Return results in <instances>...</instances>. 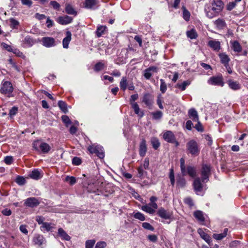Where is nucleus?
<instances>
[{
    "mask_svg": "<svg viewBox=\"0 0 248 248\" xmlns=\"http://www.w3.org/2000/svg\"><path fill=\"white\" fill-rule=\"evenodd\" d=\"M185 163V159L183 158H181L180 159V168L182 175L183 176L188 175L191 177H195L197 172L196 168L191 166H188L186 168Z\"/></svg>",
    "mask_w": 248,
    "mask_h": 248,
    "instance_id": "nucleus-1",
    "label": "nucleus"
},
{
    "mask_svg": "<svg viewBox=\"0 0 248 248\" xmlns=\"http://www.w3.org/2000/svg\"><path fill=\"white\" fill-rule=\"evenodd\" d=\"M14 88L11 82L8 81H3L0 89V92L10 97L12 96Z\"/></svg>",
    "mask_w": 248,
    "mask_h": 248,
    "instance_id": "nucleus-2",
    "label": "nucleus"
},
{
    "mask_svg": "<svg viewBox=\"0 0 248 248\" xmlns=\"http://www.w3.org/2000/svg\"><path fill=\"white\" fill-rule=\"evenodd\" d=\"M186 149L188 153L192 155L197 156L200 153V149L197 142L193 140H190L186 143Z\"/></svg>",
    "mask_w": 248,
    "mask_h": 248,
    "instance_id": "nucleus-3",
    "label": "nucleus"
},
{
    "mask_svg": "<svg viewBox=\"0 0 248 248\" xmlns=\"http://www.w3.org/2000/svg\"><path fill=\"white\" fill-rule=\"evenodd\" d=\"M88 150L91 154H95L99 158L102 159L105 156L104 151L102 146L93 144L88 147Z\"/></svg>",
    "mask_w": 248,
    "mask_h": 248,
    "instance_id": "nucleus-4",
    "label": "nucleus"
},
{
    "mask_svg": "<svg viewBox=\"0 0 248 248\" xmlns=\"http://www.w3.org/2000/svg\"><path fill=\"white\" fill-rule=\"evenodd\" d=\"M33 148L36 150L39 151V149L43 153H47L50 150V147L48 144L41 142L39 140L34 141L32 143Z\"/></svg>",
    "mask_w": 248,
    "mask_h": 248,
    "instance_id": "nucleus-5",
    "label": "nucleus"
},
{
    "mask_svg": "<svg viewBox=\"0 0 248 248\" xmlns=\"http://www.w3.org/2000/svg\"><path fill=\"white\" fill-rule=\"evenodd\" d=\"M211 174V167L206 164H203L201 170L202 181L206 183L209 180V177Z\"/></svg>",
    "mask_w": 248,
    "mask_h": 248,
    "instance_id": "nucleus-6",
    "label": "nucleus"
},
{
    "mask_svg": "<svg viewBox=\"0 0 248 248\" xmlns=\"http://www.w3.org/2000/svg\"><path fill=\"white\" fill-rule=\"evenodd\" d=\"M163 139L167 142L170 143H175L176 146L179 145V142L176 140L174 134L171 131H167L163 135Z\"/></svg>",
    "mask_w": 248,
    "mask_h": 248,
    "instance_id": "nucleus-7",
    "label": "nucleus"
},
{
    "mask_svg": "<svg viewBox=\"0 0 248 248\" xmlns=\"http://www.w3.org/2000/svg\"><path fill=\"white\" fill-rule=\"evenodd\" d=\"M209 84L215 86L223 87L224 83L222 76H213L209 78L208 80Z\"/></svg>",
    "mask_w": 248,
    "mask_h": 248,
    "instance_id": "nucleus-8",
    "label": "nucleus"
},
{
    "mask_svg": "<svg viewBox=\"0 0 248 248\" xmlns=\"http://www.w3.org/2000/svg\"><path fill=\"white\" fill-rule=\"evenodd\" d=\"M223 2L221 0H213L212 3V11L218 14L223 8Z\"/></svg>",
    "mask_w": 248,
    "mask_h": 248,
    "instance_id": "nucleus-9",
    "label": "nucleus"
},
{
    "mask_svg": "<svg viewBox=\"0 0 248 248\" xmlns=\"http://www.w3.org/2000/svg\"><path fill=\"white\" fill-rule=\"evenodd\" d=\"M41 42L43 46L46 47H51L56 46L55 39L51 37H44L41 39Z\"/></svg>",
    "mask_w": 248,
    "mask_h": 248,
    "instance_id": "nucleus-10",
    "label": "nucleus"
},
{
    "mask_svg": "<svg viewBox=\"0 0 248 248\" xmlns=\"http://www.w3.org/2000/svg\"><path fill=\"white\" fill-rule=\"evenodd\" d=\"M98 0H85L84 7L88 9L95 10L99 7Z\"/></svg>",
    "mask_w": 248,
    "mask_h": 248,
    "instance_id": "nucleus-11",
    "label": "nucleus"
},
{
    "mask_svg": "<svg viewBox=\"0 0 248 248\" xmlns=\"http://www.w3.org/2000/svg\"><path fill=\"white\" fill-rule=\"evenodd\" d=\"M142 102L150 108L154 103V97L151 94L146 93L143 96Z\"/></svg>",
    "mask_w": 248,
    "mask_h": 248,
    "instance_id": "nucleus-12",
    "label": "nucleus"
},
{
    "mask_svg": "<svg viewBox=\"0 0 248 248\" xmlns=\"http://www.w3.org/2000/svg\"><path fill=\"white\" fill-rule=\"evenodd\" d=\"M157 214L159 217L161 218H163L164 219H169L171 218L172 216V214L169 211L165 210L163 208H160L157 212Z\"/></svg>",
    "mask_w": 248,
    "mask_h": 248,
    "instance_id": "nucleus-13",
    "label": "nucleus"
},
{
    "mask_svg": "<svg viewBox=\"0 0 248 248\" xmlns=\"http://www.w3.org/2000/svg\"><path fill=\"white\" fill-rule=\"evenodd\" d=\"M40 202L38 200L34 197H30L27 198L24 202L25 206L30 207H36L39 204Z\"/></svg>",
    "mask_w": 248,
    "mask_h": 248,
    "instance_id": "nucleus-14",
    "label": "nucleus"
},
{
    "mask_svg": "<svg viewBox=\"0 0 248 248\" xmlns=\"http://www.w3.org/2000/svg\"><path fill=\"white\" fill-rule=\"evenodd\" d=\"M157 72V67L156 66H150L144 71V77L146 79H150L153 73Z\"/></svg>",
    "mask_w": 248,
    "mask_h": 248,
    "instance_id": "nucleus-15",
    "label": "nucleus"
},
{
    "mask_svg": "<svg viewBox=\"0 0 248 248\" xmlns=\"http://www.w3.org/2000/svg\"><path fill=\"white\" fill-rule=\"evenodd\" d=\"M147 147L146 144V141L145 139L142 138L140 143L139 147V155L141 157H144L147 152Z\"/></svg>",
    "mask_w": 248,
    "mask_h": 248,
    "instance_id": "nucleus-16",
    "label": "nucleus"
},
{
    "mask_svg": "<svg viewBox=\"0 0 248 248\" xmlns=\"http://www.w3.org/2000/svg\"><path fill=\"white\" fill-rule=\"evenodd\" d=\"M33 242L35 245L41 246L46 243V239L42 235L36 234L33 237Z\"/></svg>",
    "mask_w": 248,
    "mask_h": 248,
    "instance_id": "nucleus-17",
    "label": "nucleus"
},
{
    "mask_svg": "<svg viewBox=\"0 0 248 248\" xmlns=\"http://www.w3.org/2000/svg\"><path fill=\"white\" fill-rule=\"evenodd\" d=\"M208 46L216 51H218L221 49L220 42L216 40L209 41Z\"/></svg>",
    "mask_w": 248,
    "mask_h": 248,
    "instance_id": "nucleus-18",
    "label": "nucleus"
},
{
    "mask_svg": "<svg viewBox=\"0 0 248 248\" xmlns=\"http://www.w3.org/2000/svg\"><path fill=\"white\" fill-rule=\"evenodd\" d=\"M198 232L203 239H204L210 246L211 245L212 241V239L208 234L205 232L201 228L198 230Z\"/></svg>",
    "mask_w": 248,
    "mask_h": 248,
    "instance_id": "nucleus-19",
    "label": "nucleus"
},
{
    "mask_svg": "<svg viewBox=\"0 0 248 248\" xmlns=\"http://www.w3.org/2000/svg\"><path fill=\"white\" fill-rule=\"evenodd\" d=\"M193 186L194 190L196 192H199L202 191L203 186L200 178L198 177L195 179L193 183Z\"/></svg>",
    "mask_w": 248,
    "mask_h": 248,
    "instance_id": "nucleus-20",
    "label": "nucleus"
},
{
    "mask_svg": "<svg viewBox=\"0 0 248 248\" xmlns=\"http://www.w3.org/2000/svg\"><path fill=\"white\" fill-rule=\"evenodd\" d=\"M73 18L68 16H60L58 19V22L61 25H67L72 22Z\"/></svg>",
    "mask_w": 248,
    "mask_h": 248,
    "instance_id": "nucleus-21",
    "label": "nucleus"
},
{
    "mask_svg": "<svg viewBox=\"0 0 248 248\" xmlns=\"http://www.w3.org/2000/svg\"><path fill=\"white\" fill-rule=\"evenodd\" d=\"M72 34L71 32L67 31L66 32V37L62 40V46L64 48H68L70 42L71 40Z\"/></svg>",
    "mask_w": 248,
    "mask_h": 248,
    "instance_id": "nucleus-22",
    "label": "nucleus"
},
{
    "mask_svg": "<svg viewBox=\"0 0 248 248\" xmlns=\"http://www.w3.org/2000/svg\"><path fill=\"white\" fill-rule=\"evenodd\" d=\"M65 11L66 14L70 15L76 16L77 15V12L74 8L73 6L69 4L66 3L65 5Z\"/></svg>",
    "mask_w": 248,
    "mask_h": 248,
    "instance_id": "nucleus-23",
    "label": "nucleus"
},
{
    "mask_svg": "<svg viewBox=\"0 0 248 248\" xmlns=\"http://www.w3.org/2000/svg\"><path fill=\"white\" fill-rule=\"evenodd\" d=\"M188 115L190 119L193 121H198L199 116L197 111L195 108H192L189 109Z\"/></svg>",
    "mask_w": 248,
    "mask_h": 248,
    "instance_id": "nucleus-24",
    "label": "nucleus"
},
{
    "mask_svg": "<svg viewBox=\"0 0 248 248\" xmlns=\"http://www.w3.org/2000/svg\"><path fill=\"white\" fill-rule=\"evenodd\" d=\"M220 62L225 67H227L230 61L229 56L225 53H221L218 55Z\"/></svg>",
    "mask_w": 248,
    "mask_h": 248,
    "instance_id": "nucleus-25",
    "label": "nucleus"
},
{
    "mask_svg": "<svg viewBox=\"0 0 248 248\" xmlns=\"http://www.w3.org/2000/svg\"><path fill=\"white\" fill-rule=\"evenodd\" d=\"M214 23L218 30H223L226 27V23L223 19L218 18Z\"/></svg>",
    "mask_w": 248,
    "mask_h": 248,
    "instance_id": "nucleus-26",
    "label": "nucleus"
},
{
    "mask_svg": "<svg viewBox=\"0 0 248 248\" xmlns=\"http://www.w3.org/2000/svg\"><path fill=\"white\" fill-rule=\"evenodd\" d=\"M193 216L200 223H203L204 222L205 217L202 211L197 210L194 212Z\"/></svg>",
    "mask_w": 248,
    "mask_h": 248,
    "instance_id": "nucleus-27",
    "label": "nucleus"
},
{
    "mask_svg": "<svg viewBox=\"0 0 248 248\" xmlns=\"http://www.w3.org/2000/svg\"><path fill=\"white\" fill-rule=\"evenodd\" d=\"M58 233L62 240L69 241L71 239V237L62 228L58 229Z\"/></svg>",
    "mask_w": 248,
    "mask_h": 248,
    "instance_id": "nucleus-28",
    "label": "nucleus"
},
{
    "mask_svg": "<svg viewBox=\"0 0 248 248\" xmlns=\"http://www.w3.org/2000/svg\"><path fill=\"white\" fill-rule=\"evenodd\" d=\"M229 87L233 90H238L241 88V85L237 81H234L232 80L228 81Z\"/></svg>",
    "mask_w": 248,
    "mask_h": 248,
    "instance_id": "nucleus-29",
    "label": "nucleus"
},
{
    "mask_svg": "<svg viewBox=\"0 0 248 248\" xmlns=\"http://www.w3.org/2000/svg\"><path fill=\"white\" fill-rule=\"evenodd\" d=\"M228 231V228H225L223 230V232L221 233H214L213 235V237L214 239L217 240H220L222 239L223 238L226 236L227 232Z\"/></svg>",
    "mask_w": 248,
    "mask_h": 248,
    "instance_id": "nucleus-30",
    "label": "nucleus"
},
{
    "mask_svg": "<svg viewBox=\"0 0 248 248\" xmlns=\"http://www.w3.org/2000/svg\"><path fill=\"white\" fill-rule=\"evenodd\" d=\"M23 43L27 47H31L35 43V41L30 36H27L23 40Z\"/></svg>",
    "mask_w": 248,
    "mask_h": 248,
    "instance_id": "nucleus-31",
    "label": "nucleus"
},
{
    "mask_svg": "<svg viewBox=\"0 0 248 248\" xmlns=\"http://www.w3.org/2000/svg\"><path fill=\"white\" fill-rule=\"evenodd\" d=\"M132 108L134 109L135 113L138 115L140 117H142L144 115L143 111H140V109L138 104L137 103L132 104Z\"/></svg>",
    "mask_w": 248,
    "mask_h": 248,
    "instance_id": "nucleus-32",
    "label": "nucleus"
},
{
    "mask_svg": "<svg viewBox=\"0 0 248 248\" xmlns=\"http://www.w3.org/2000/svg\"><path fill=\"white\" fill-rule=\"evenodd\" d=\"M151 143L153 148L155 150H157L160 146L159 140L156 137H153L151 139Z\"/></svg>",
    "mask_w": 248,
    "mask_h": 248,
    "instance_id": "nucleus-33",
    "label": "nucleus"
},
{
    "mask_svg": "<svg viewBox=\"0 0 248 248\" xmlns=\"http://www.w3.org/2000/svg\"><path fill=\"white\" fill-rule=\"evenodd\" d=\"M29 176L33 179L38 180L41 178L40 172L38 170H34L29 174Z\"/></svg>",
    "mask_w": 248,
    "mask_h": 248,
    "instance_id": "nucleus-34",
    "label": "nucleus"
},
{
    "mask_svg": "<svg viewBox=\"0 0 248 248\" xmlns=\"http://www.w3.org/2000/svg\"><path fill=\"white\" fill-rule=\"evenodd\" d=\"M190 84L189 80L184 81L182 83H177L175 87L180 89L182 91H185L187 86Z\"/></svg>",
    "mask_w": 248,
    "mask_h": 248,
    "instance_id": "nucleus-35",
    "label": "nucleus"
},
{
    "mask_svg": "<svg viewBox=\"0 0 248 248\" xmlns=\"http://www.w3.org/2000/svg\"><path fill=\"white\" fill-rule=\"evenodd\" d=\"M232 47L235 52H240L242 51V47L240 43L237 41H235L232 43Z\"/></svg>",
    "mask_w": 248,
    "mask_h": 248,
    "instance_id": "nucleus-36",
    "label": "nucleus"
},
{
    "mask_svg": "<svg viewBox=\"0 0 248 248\" xmlns=\"http://www.w3.org/2000/svg\"><path fill=\"white\" fill-rule=\"evenodd\" d=\"M10 26L13 29H16L18 28L19 25V22L14 19V18H11L9 19Z\"/></svg>",
    "mask_w": 248,
    "mask_h": 248,
    "instance_id": "nucleus-37",
    "label": "nucleus"
},
{
    "mask_svg": "<svg viewBox=\"0 0 248 248\" xmlns=\"http://www.w3.org/2000/svg\"><path fill=\"white\" fill-rule=\"evenodd\" d=\"M127 78L126 77H124L121 79V80L120 82V87L122 90L124 91L127 88Z\"/></svg>",
    "mask_w": 248,
    "mask_h": 248,
    "instance_id": "nucleus-38",
    "label": "nucleus"
},
{
    "mask_svg": "<svg viewBox=\"0 0 248 248\" xmlns=\"http://www.w3.org/2000/svg\"><path fill=\"white\" fill-rule=\"evenodd\" d=\"M51 225H52L51 223H47V222H45L40 227V229L43 232H44L45 231H46L47 232H49L52 228V227L51 226Z\"/></svg>",
    "mask_w": 248,
    "mask_h": 248,
    "instance_id": "nucleus-39",
    "label": "nucleus"
},
{
    "mask_svg": "<svg viewBox=\"0 0 248 248\" xmlns=\"http://www.w3.org/2000/svg\"><path fill=\"white\" fill-rule=\"evenodd\" d=\"M58 106L61 110L64 113L68 112L66 104L62 101H59L58 103Z\"/></svg>",
    "mask_w": 248,
    "mask_h": 248,
    "instance_id": "nucleus-40",
    "label": "nucleus"
},
{
    "mask_svg": "<svg viewBox=\"0 0 248 248\" xmlns=\"http://www.w3.org/2000/svg\"><path fill=\"white\" fill-rule=\"evenodd\" d=\"M186 35L188 38H190L191 39H196L198 36L197 32L194 29H192L190 31H187Z\"/></svg>",
    "mask_w": 248,
    "mask_h": 248,
    "instance_id": "nucleus-41",
    "label": "nucleus"
},
{
    "mask_svg": "<svg viewBox=\"0 0 248 248\" xmlns=\"http://www.w3.org/2000/svg\"><path fill=\"white\" fill-rule=\"evenodd\" d=\"M105 67V65L101 62H97L93 68L94 71L96 72H98L103 70Z\"/></svg>",
    "mask_w": 248,
    "mask_h": 248,
    "instance_id": "nucleus-42",
    "label": "nucleus"
},
{
    "mask_svg": "<svg viewBox=\"0 0 248 248\" xmlns=\"http://www.w3.org/2000/svg\"><path fill=\"white\" fill-rule=\"evenodd\" d=\"M151 115L153 116V119L159 120L162 117L163 113L161 111L158 110L155 112H152Z\"/></svg>",
    "mask_w": 248,
    "mask_h": 248,
    "instance_id": "nucleus-43",
    "label": "nucleus"
},
{
    "mask_svg": "<svg viewBox=\"0 0 248 248\" xmlns=\"http://www.w3.org/2000/svg\"><path fill=\"white\" fill-rule=\"evenodd\" d=\"M141 209L143 211L151 214H152L155 212V210L153 209V208H152L150 205H149V204L142 206Z\"/></svg>",
    "mask_w": 248,
    "mask_h": 248,
    "instance_id": "nucleus-44",
    "label": "nucleus"
},
{
    "mask_svg": "<svg viewBox=\"0 0 248 248\" xmlns=\"http://www.w3.org/2000/svg\"><path fill=\"white\" fill-rule=\"evenodd\" d=\"M106 29V26H100L98 27L96 31V35L97 37H100Z\"/></svg>",
    "mask_w": 248,
    "mask_h": 248,
    "instance_id": "nucleus-45",
    "label": "nucleus"
},
{
    "mask_svg": "<svg viewBox=\"0 0 248 248\" xmlns=\"http://www.w3.org/2000/svg\"><path fill=\"white\" fill-rule=\"evenodd\" d=\"M160 90L162 93H164L166 92L167 89V84L165 83L164 80L163 79H160Z\"/></svg>",
    "mask_w": 248,
    "mask_h": 248,
    "instance_id": "nucleus-46",
    "label": "nucleus"
},
{
    "mask_svg": "<svg viewBox=\"0 0 248 248\" xmlns=\"http://www.w3.org/2000/svg\"><path fill=\"white\" fill-rule=\"evenodd\" d=\"M190 14L189 12L186 9L185 7H183V17L184 19L188 21L190 19Z\"/></svg>",
    "mask_w": 248,
    "mask_h": 248,
    "instance_id": "nucleus-47",
    "label": "nucleus"
},
{
    "mask_svg": "<svg viewBox=\"0 0 248 248\" xmlns=\"http://www.w3.org/2000/svg\"><path fill=\"white\" fill-rule=\"evenodd\" d=\"M133 217L135 218L139 219L140 221H144L145 220L144 215L142 213L139 212L134 213Z\"/></svg>",
    "mask_w": 248,
    "mask_h": 248,
    "instance_id": "nucleus-48",
    "label": "nucleus"
},
{
    "mask_svg": "<svg viewBox=\"0 0 248 248\" xmlns=\"http://www.w3.org/2000/svg\"><path fill=\"white\" fill-rule=\"evenodd\" d=\"M65 181L69 183V184L71 186L74 185L76 183V179L74 176H67L65 178Z\"/></svg>",
    "mask_w": 248,
    "mask_h": 248,
    "instance_id": "nucleus-49",
    "label": "nucleus"
},
{
    "mask_svg": "<svg viewBox=\"0 0 248 248\" xmlns=\"http://www.w3.org/2000/svg\"><path fill=\"white\" fill-rule=\"evenodd\" d=\"M138 176L140 178H142L145 174L147 173V172L144 171L143 168L142 166L139 167L138 169Z\"/></svg>",
    "mask_w": 248,
    "mask_h": 248,
    "instance_id": "nucleus-50",
    "label": "nucleus"
},
{
    "mask_svg": "<svg viewBox=\"0 0 248 248\" xmlns=\"http://www.w3.org/2000/svg\"><path fill=\"white\" fill-rule=\"evenodd\" d=\"M62 120L63 123L65 124L66 126L68 127L69 124H71V121L67 115H62Z\"/></svg>",
    "mask_w": 248,
    "mask_h": 248,
    "instance_id": "nucleus-51",
    "label": "nucleus"
},
{
    "mask_svg": "<svg viewBox=\"0 0 248 248\" xmlns=\"http://www.w3.org/2000/svg\"><path fill=\"white\" fill-rule=\"evenodd\" d=\"M95 243V240L94 239L88 240L85 243L86 248H93Z\"/></svg>",
    "mask_w": 248,
    "mask_h": 248,
    "instance_id": "nucleus-52",
    "label": "nucleus"
},
{
    "mask_svg": "<svg viewBox=\"0 0 248 248\" xmlns=\"http://www.w3.org/2000/svg\"><path fill=\"white\" fill-rule=\"evenodd\" d=\"M25 179L24 177L20 176H18L16 180V182L19 185L22 186L25 183Z\"/></svg>",
    "mask_w": 248,
    "mask_h": 248,
    "instance_id": "nucleus-53",
    "label": "nucleus"
},
{
    "mask_svg": "<svg viewBox=\"0 0 248 248\" xmlns=\"http://www.w3.org/2000/svg\"><path fill=\"white\" fill-rule=\"evenodd\" d=\"M186 184V181L185 178H180L177 181V185L179 187H183Z\"/></svg>",
    "mask_w": 248,
    "mask_h": 248,
    "instance_id": "nucleus-54",
    "label": "nucleus"
},
{
    "mask_svg": "<svg viewBox=\"0 0 248 248\" xmlns=\"http://www.w3.org/2000/svg\"><path fill=\"white\" fill-rule=\"evenodd\" d=\"M142 226L145 229L150 230L151 231H153L154 230V228L148 222H144L142 224Z\"/></svg>",
    "mask_w": 248,
    "mask_h": 248,
    "instance_id": "nucleus-55",
    "label": "nucleus"
},
{
    "mask_svg": "<svg viewBox=\"0 0 248 248\" xmlns=\"http://www.w3.org/2000/svg\"><path fill=\"white\" fill-rule=\"evenodd\" d=\"M196 122H197V124L195 125L194 128L199 132H203V128L201 123L199 121V119L198 121Z\"/></svg>",
    "mask_w": 248,
    "mask_h": 248,
    "instance_id": "nucleus-56",
    "label": "nucleus"
},
{
    "mask_svg": "<svg viewBox=\"0 0 248 248\" xmlns=\"http://www.w3.org/2000/svg\"><path fill=\"white\" fill-rule=\"evenodd\" d=\"M18 111V108L15 106L13 107L9 110V115L10 117L15 115Z\"/></svg>",
    "mask_w": 248,
    "mask_h": 248,
    "instance_id": "nucleus-57",
    "label": "nucleus"
},
{
    "mask_svg": "<svg viewBox=\"0 0 248 248\" xmlns=\"http://www.w3.org/2000/svg\"><path fill=\"white\" fill-rule=\"evenodd\" d=\"M50 4L55 10H59L60 8V4L56 1L53 0L50 2Z\"/></svg>",
    "mask_w": 248,
    "mask_h": 248,
    "instance_id": "nucleus-58",
    "label": "nucleus"
},
{
    "mask_svg": "<svg viewBox=\"0 0 248 248\" xmlns=\"http://www.w3.org/2000/svg\"><path fill=\"white\" fill-rule=\"evenodd\" d=\"M9 63L12 66L15 68L17 72H20V68L16 64L15 62H14L12 59H10L8 60Z\"/></svg>",
    "mask_w": 248,
    "mask_h": 248,
    "instance_id": "nucleus-59",
    "label": "nucleus"
},
{
    "mask_svg": "<svg viewBox=\"0 0 248 248\" xmlns=\"http://www.w3.org/2000/svg\"><path fill=\"white\" fill-rule=\"evenodd\" d=\"M82 163L81 159L78 157L75 156L72 159V163L75 165H79Z\"/></svg>",
    "mask_w": 248,
    "mask_h": 248,
    "instance_id": "nucleus-60",
    "label": "nucleus"
},
{
    "mask_svg": "<svg viewBox=\"0 0 248 248\" xmlns=\"http://www.w3.org/2000/svg\"><path fill=\"white\" fill-rule=\"evenodd\" d=\"M184 202L186 204H187L189 207H191L194 206V202L191 198L188 197L184 200Z\"/></svg>",
    "mask_w": 248,
    "mask_h": 248,
    "instance_id": "nucleus-61",
    "label": "nucleus"
},
{
    "mask_svg": "<svg viewBox=\"0 0 248 248\" xmlns=\"http://www.w3.org/2000/svg\"><path fill=\"white\" fill-rule=\"evenodd\" d=\"M4 161L6 164L10 165L13 162V158L11 156H7L5 157Z\"/></svg>",
    "mask_w": 248,
    "mask_h": 248,
    "instance_id": "nucleus-62",
    "label": "nucleus"
},
{
    "mask_svg": "<svg viewBox=\"0 0 248 248\" xmlns=\"http://www.w3.org/2000/svg\"><path fill=\"white\" fill-rule=\"evenodd\" d=\"M107 246L105 242L100 241L96 243L95 248H105Z\"/></svg>",
    "mask_w": 248,
    "mask_h": 248,
    "instance_id": "nucleus-63",
    "label": "nucleus"
},
{
    "mask_svg": "<svg viewBox=\"0 0 248 248\" xmlns=\"http://www.w3.org/2000/svg\"><path fill=\"white\" fill-rule=\"evenodd\" d=\"M21 3L24 5L31 7L32 4V1L31 0H21Z\"/></svg>",
    "mask_w": 248,
    "mask_h": 248,
    "instance_id": "nucleus-64",
    "label": "nucleus"
}]
</instances>
